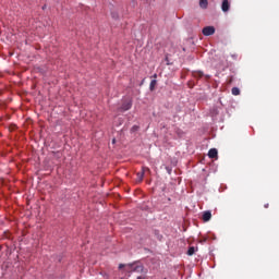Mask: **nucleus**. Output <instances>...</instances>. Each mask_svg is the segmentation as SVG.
I'll return each mask as SVG.
<instances>
[{"label": "nucleus", "mask_w": 279, "mask_h": 279, "mask_svg": "<svg viewBox=\"0 0 279 279\" xmlns=\"http://www.w3.org/2000/svg\"><path fill=\"white\" fill-rule=\"evenodd\" d=\"M123 267H126V271L136 272V274H147V270H145V266L138 262H134L132 264H120L119 269H123Z\"/></svg>", "instance_id": "1"}, {"label": "nucleus", "mask_w": 279, "mask_h": 279, "mask_svg": "<svg viewBox=\"0 0 279 279\" xmlns=\"http://www.w3.org/2000/svg\"><path fill=\"white\" fill-rule=\"evenodd\" d=\"M203 34L205 36H213V34H215V28L214 26H206L203 28Z\"/></svg>", "instance_id": "2"}, {"label": "nucleus", "mask_w": 279, "mask_h": 279, "mask_svg": "<svg viewBox=\"0 0 279 279\" xmlns=\"http://www.w3.org/2000/svg\"><path fill=\"white\" fill-rule=\"evenodd\" d=\"M221 10L222 12H228V10H230V2L228 0H222Z\"/></svg>", "instance_id": "3"}, {"label": "nucleus", "mask_w": 279, "mask_h": 279, "mask_svg": "<svg viewBox=\"0 0 279 279\" xmlns=\"http://www.w3.org/2000/svg\"><path fill=\"white\" fill-rule=\"evenodd\" d=\"M218 154L217 148H210L208 151L209 158H217Z\"/></svg>", "instance_id": "4"}, {"label": "nucleus", "mask_w": 279, "mask_h": 279, "mask_svg": "<svg viewBox=\"0 0 279 279\" xmlns=\"http://www.w3.org/2000/svg\"><path fill=\"white\" fill-rule=\"evenodd\" d=\"M211 218H213V214L210 211H204L203 221H208Z\"/></svg>", "instance_id": "5"}, {"label": "nucleus", "mask_w": 279, "mask_h": 279, "mask_svg": "<svg viewBox=\"0 0 279 279\" xmlns=\"http://www.w3.org/2000/svg\"><path fill=\"white\" fill-rule=\"evenodd\" d=\"M143 178H145V168H143L142 172H137V181L143 182Z\"/></svg>", "instance_id": "6"}, {"label": "nucleus", "mask_w": 279, "mask_h": 279, "mask_svg": "<svg viewBox=\"0 0 279 279\" xmlns=\"http://www.w3.org/2000/svg\"><path fill=\"white\" fill-rule=\"evenodd\" d=\"M199 8L206 10L208 8V0H199Z\"/></svg>", "instance_id": "7"}, {"label": "nucleus", "mask_w": 279, "mask_h": 279, "mask_svg": "<svg viewBox=\"0 0 279 279\" xmlns=\"http://www.w3.org/2000/svg\"><path fill=\"white\" fill-rule=\"evenodd\" d=\"M193 76L196 77L197 80H202V77H204V72L202 71L193 72Z\"/></svg>", "instance_id": "8"}, {"label": "nucleus", "mask_w": 279, "mask_h": 279, "mask_svg": "<svg viewBox=\"0 0 279 279\" xmlns=\"http://www.w3.org/2000/svg\"><path fill=\"white\" fill-rule=\"evenodd\" d=\"M130 108H132V101H128L122 105V110L124 111L130 110Z\"/></svg>", "instance_id": "9"}, {"label": "nucleus", "mask_w": 279, "mask_h": 279, "mask_svg": "<svg viewBox=\"0 0 279 279\" xmlns=\"http://www.w3.org/2000/svg\"><path fill=\"white\" fill-rule=\"evenodd\" d=\"M195 252H197V248H195V246H190L187 250V256H193Z\"/></svg>", "instance_id": "10"}, {"label": "nucleus", "mask_w": 279, "mask_h": 279, "mask_svg": "<svg viewBox=\"0 0 279 279\" xmlns=\"http://www.w3.org/2000/svg\"><path fill=\"white\" fill-rule=\"evenodd\" d=\"M231 93H232V95H234V96L241 95V89H239V87H233V88L231 89Z\"/></svg>", "instance_id": "11"}, {"label": "nucleus", "mask_w": 279, "mask_h": 279, "mask_svg": "<svg viewBox=\"0 0 279 279\" xmlns=\"http://www.w3.org/2000/svg\"><path fill=\"white\" fill-rule=\"evenodd\" d=\"M156 84H157V81L156 80H153L149 84V88L150 90H154L156 88Z\"/></svg>", "instance_id": "12"}, {"label": "nucleus", "mask_w": 279, "mask_h": 279, "mask_svg": "<svg viewBox=\"0 0 279 279\" xmlns=\"http://www.w3.org/2000/svg\"><path fill=\"white\" fill-rule=\"evenodd\" d=\"M231 58H232L233 60H236V59L239 58V54H238V53H233V54H231Z\"/></svg>", "instance_id": "13"}, {"label": "nucleus", "mask_w": 279, "mask_h": 279, "mask_svg": "<svg viewBox=\"0 0 279 279\" xmlns=\"http://www.w3.org/2000/svg\"><path fill=\"white\" fill-rule=\"evenodd\" d=\"M206 80H210V75H205Z\"/></svg>", "instance_id": "14"}, {"label": "nucleus", "mask_w": 279, "mask_h": 279, "mask_svg": "<svg viewBox=\"0 0 279 279\" xmlns=\"http://www.w3.org/2000/svg\"><path fill=\"white\" fill-rule=\"evenodd\" d=\"M132 130H133V131H134V130H138V126H133Z\"/></svg>", "instance_id": "15"}, {"label": "nucleus", "mask_w": 279, "mask_h": 279, "mask_svg": "<svg viewBox=\"0 0 279 279\" xmlns=\"http://www.w3.org/2000/svg\"><path fill=\"white\" fill-rule=\"evenodd\" d=\"M265 208H269V204L265 205Z\"/></svg>", "instance_id": "16"}, {"label": "nucleus", "mask_w": 279, "mask_h": 279, "mask_svg": "<svg viewBox=\"0 0 279 279\" xmlns=\"http://www.w3.org/2000/svg\"><path fill=\"white\" fill-rule=\"evenodd\" d=\"M217 66V69H220L221 66L220 65H216Z\"/></svg>", "instance_id": "17"}, {"label": "nucleus", "mask_w": 279, "mask_h": 279, "mask_svg": "<svg viewBox=\"0 0 279 279\" xmlns=\"http://www.w3.org/2000/svg\"><path fill=\"white\" fill-rule=\"evenodd\" d=\"M137 279H143V277H137Z\"/></svg>", "instance_id": "18"}, {"label": "nucleus", "mask_w": 279, "mask_h": 279, "mask_svg": "<svg viewBox=\"0 0 279 279\" xmlns=\"http://www.w3.org/2000/svg\"><path fill=\"white\" fill-rule=\"evenodd\" d=\"M113 19H117V15H113Z\"/></svg>", "instance_id": "19"}]
</instances>
